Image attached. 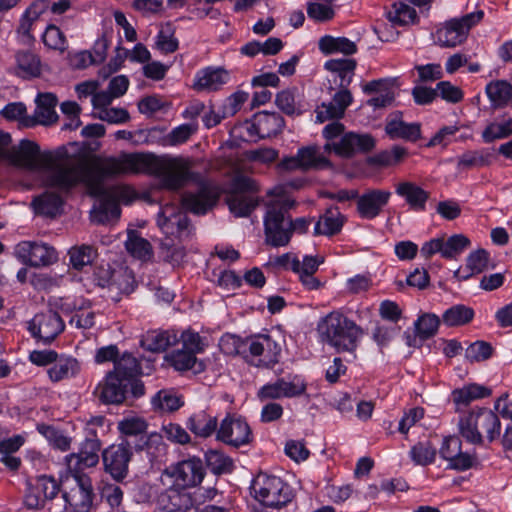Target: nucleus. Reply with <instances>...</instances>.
I'll list each match as a JSON object with an SVG mask.
<instances>
[{
    "mask_svg": "<svg viewBox=\"0 0 512 512\" xmlns=\"http://www.w3.org/2000/svg\"><path fill=\"white\" fill-rule=\"evenodd\" d=\"M395 193L403 198L414 211H424L430 193L411 181H401L395 185Z\"/></svg>",
    "mask_w": 512,
    "mask_h": 512,
    "instance_id": "2f4dec72",
    "label": "nucleus"
},
{
    "mask_svg": "<svg viewBox=\"0 0 512 512\" xmlns=\"http://www.w3.org/2000/svg\"><path fill=\"white\" fill-rule=\"evenodd\" d=\"M249 425L240 418L226 417L222 420L217 438L229 445L239 447L250 441Z\"/></svg>",
    "mask_w": 512,
    "mask_h": 512,
    "instance_id": "4be33fe9",
    "label": "nucleus"
},
{
    "mask_svg": "<svg viewBox=\"0 0 512 512\" xmlns=\"http://www.w3.org/2000/svg\"><path fill=\"white\" fill-rule=\"evenodd\" d=\"M344 222L345 217L340 213L339 209L337 207H330L316 222L314 234L332 236L340 232Z\"/></svg>",
    "mask_w": 512,
    "mask_h": 512,
    "instance_id": "72a5a7b5",
    "label": "nucleus"
},
{
    "mask_svg": "<svg viewBox=\"0 0 512 512\" xmlns=\"http://www.w3.org/2000/svg\"><path fill=\"white\" fill-rule=\"evenodd\" d=\"M192 507L190 494L175 487L166 489L157 498L159 512H188Z\"/></svg>",
    "mask_w": 512,
    "mask_h": 512,
    "instance_id": "bb28decb",
    "label": "nucleus"
},
{
    "mask_svg": "<svg viewBox=\"0 0 512 512\" xmlns=\"http://www.w3.org/2000/svg\"><path fill=\"white\" fill-rule=\"evenodd\" d=\"M439 323L440 320L435 314H423L415 322L416 333L421 339H428L436 334Z\"/></svg>",
    "mask_w": 512,
    "mask_h": 512,
    "instance_id": "13d9d810",
    "label": "nucleus"
},
{
    "mask_svg": "<svg viewBox=\"0 0 512 512\" xmlns=\"http://www.w3.org/2000/svg\"><path fill=\"white\" fill-rule=\"evenodd\" d=\"M44 44L55 50L63 52L66 49V39L63 32L55 25H49L43 34Z\"/></svg>",
    "mask_w": 512,
    "mask_h": 512,
    "instance_id": "e2e57ef3",
    "label": "nucleus"
},
{
    "mask_svg": "<svg viewBox=\"0 0 512 512\" xmlns=\"http://www.w3.org/2000/svg\"><path fill=\"white\" fill-rule=\"evenodd\" d=\"M439 452L440 456L448 462L450 469L464 471L477 464L475 455L462 451L461 440L456 436L445 438Z\"/></svg>",
    "mask_w": 512,
    "mask_h": 512,
    "instance_id": "a211bd4d",
    "label": "nucleus"
},
{
    "mask_svg": "<svg viewBox=\"0 0 512 512\" xmlns=\"http://www.w3.org/2000/svg\"><path fill=\"white\" fill-rule=\"evenodd\" d=\"M127 251L136 258L148 259L152 255L151 244L141 237L136 231H129L128 238L125 242Z\"/></svg>",
    "mask_w": 512,
    "mask_h": 512,
    "instance_id": "3c124183",
    "label": "nucleus"
},
{
    "mask_svg": "<svg viewBox=\"0 0 512 512\" xmlns=\"http://www.w3.org/2000/svg\"><path fill=\"white\" fill-rule=\"evenodd\" d=\"M71 266L75 270H82L85 266L91 265L97 256L96 249L91 245H76L68 251Z\"/></svg>",
    "mask_w": 512,
    "mask_h": 512,
    "instance_id": "c03bdc74",
    "label": "nucleus"
},
{
    "mask_svg": "<svg viewBox=\"0 0 512 512\" xmlns=\"http://www.w3.org/2000/svg\"><path fill=\"white\" fill-rule=\"evenodd\" d=\"M10 161L31 171H45L46 183L62 191H69L82 175V154H71L66 147L55 151H41L37 143L24 139L9 152Z\"/></svg>",
    "mask_w": 512,
    "mask_h": 512,
    "instance_id": "f257e3e1",
    "label": "nucleus"
},
{
    "mask_svg": "<svg viewBox=\"0 0 512 512\" xmlns=\"http://www.w3.org/2000/svg\"><path fill=\"white\" fill-rule=\"evenodd\" d=\"M218 198L219 191L217 187L211 183L203 182L196 193L184 195L183 205L188 211L202 215L216 205Z\"/></svg>",
    "mask_w": 512,
    "mask_h": 512,
    "instance_id": "6ab92c4d",
    "label": "nucleus"
},
{
    "mask_svg": "<svg viewBox=\"0 0 512 512\" xmlns=\"http://www.w3.org/2000/svg\"><path fill=\"white\" fill-rule=\"evenodd\" d=\"M102 456L105 470L113 479L121 481L127 476L132 458L131 444L127 439L106 448Z\"/></svg>",
    "mask_w": 512,
    "mask_h": 512,
    "instance_id": "2eb2a0df",
    "label": "nucleus"
},
{
    "mask_svg": "<svg viewBox=\"0 0 512 512\" xmlns=\"http://www.w3.org/2000/svg\"><path fill=\"white\" fill-rule=\"evenodd\" d=\"M130 383L126 378L117 376V373H107L104 381L96 389L99 399L106 404H120L126 398Z\"/></svg>",
    "mask_w": 512,
    "mask_h": 512,
    "instance_id": "b1692460",
    "label": "nucleus"
},
{
    "mask_svg": "<svg viewBox=\"0 0 512 512\" xmlns=\"http://www.w3.org/2000/svg\"><path fill=\"white\" fill-rule=\"evenodd\" d=\"M256 500L267 507L279 509L292 501L294 493L290 485L276 476L261 473L251 485Z\"/></svg>",
    "mask_w": 512,
    "mask_h": 512,
    "instance_id": "0eeeda50",
    "label": "nucleus"
},
{
    "mask_svg": "<svg viewBox=\"0 0 512 512\" xmlns=\"http://www.w3.org/2000/svg\"><path fill=\"white\" fill-rule=\"evenodd\" d=\"M16 257L31 267H46L58 260V253L54 247L34 241H22L15 247Z\"/></svg>",
    "mask_w": 512,
    "mask_h": 512,
    "instance_id": "ddd939ff",
    "label": "nucleus"
},
{
    "mask_svg": "<svg viewBox=\"0 0 512 512\" xmlns=\"http://www.w3.org/2000/svg\"><path fill=\"white\" fill-rule=\"evenodd\" d=\"M247 338L242 340L234 334H224L219 340L220 350L229 356H236L247 351Z\"/></svg>",
    "mask_w": 512,
    "mask_h": 512,
    "instance_id": "6e6d98bb",
    "label": "nucleus"
},
{
    "mask_svg": "<svg viewBox=\"0 0 512 512\" xmlns=\"http://www.w3.org/2000/svg\"><path fill=\"white\" fill-rule=\"evenodd\" d=\"M232 186L233 191L226 198L231 213L236 217L249 216L258 205V200L251 194L257 191L255 181L240 175L234 178Z\"/></svg>",
    "mask_w": 512,
    "mask_h": 512,
    "instance_id": "6e6552de",
    "label": "nucleus"
},
{
    "mask_svg": "<svg viewBox=\"0 0 512 512\" xmlns=\"http://www.w3.org/2000/svg\"><path fill=\"white\" fill-rule=\"evenodd\" d=\"M512 134V118L490 123L482 133V138L486 143L493 142L496 139L506 138Z\"/></svg>",
    "mask_w": 512,
    "mask_h": 512,
    "instance_id": "864d4df0",
    "label": "nucleus"
},
{
    "mask_svg": "<svg viewBox=\"0 0 512 512\" xmlns=\"http://www.w3.org/2000/svg\"><path fill=\"white\" fill-rule=\"evenodd\" d=\"M39 431L49 440V442L61 451H66L70 447V439L52 426L41 425Z\"/></svg>",
    "mask_w": 512,
    "mask_h": 512,
    "instance_id": "774afa93",
    "label": "nucleus"
},
{
    "mask_svg": "<svg viewBox=\"0 0 512 512\" xmlns=\"http://www.w3.org/2000/svg\"><path fill=\"white\" fill-rule=\"evenodd\" d=\"M284 127V119L275 112H262L255 118V122L247 124L246 129L250 136L254 133L261 138L270 137L279 133Z\"/></svg>",
    "mask_w": 512,
    "mask_h": 512,
    "instance_id": "7c9ffc66",
    "label": "nucleus"
},
{
    "mask_svg": "<svg viewBox=\"0 0 512 512\" xmlns=\"http://www.w3.org/2000/svg\"><path fill=\"white\" fill-rule=\"evenodd\" d=\"M163 475L170 478L175 486L184 490L202 482L205 468L201 459L193 457L166 468Z\"/></svg>",
    "mask_w": 512,
    "mask_h": 512,
    "instance_id": "f8f14e48",
    "label": "nucleus"
},
{
    "mask_svg": "<svg viewBox=\"0 0 512 512\" xmlns=\"http://www.w3.org/2000/svg\"><path fill=\"white\" fill-rule=\"evenodd\" d=\"M493 354V347L486 341H476L471 343L466 351L465 357L470 362H482L489 359Z\"/></svg>",
    "mask_w": 512,
    "mask_h": 512,
    "instance_id": "052dcab7",
    "label": "nucleus"
},
{
    "mask_svg": "<svg viewBox=\"0 0 512 512\" xmlns=\"http://www.w3.org/2000/svg\"><path fill=\"white\" fill-rule=\"evenodd\" d=\"M171 365L179 371L192 370L195 374H199L205 370L202 361H198L195 354L180 349L172 352L168 357Z\"/></svg>",
    "mask_w": 512,
    "mask_h": 512,
    "instance_id": "ea45409f",
    "label": "nucleus"
},
{
    "mask_svg": "<svg viewBox=\"0 0 512 512\" xmlns=\"http://www.w3.org/2000/svg\"><path fill=\"white\" fill-rule=\"evenodd\" d=\"M157 224L166 235H179L187 229L188 218L172 205H166L158 214Z\"/></svg>",
    "mask_w": 512,
    "mask_h": 512,
    "instance_id": "c85d7f7f",
    "label": "nucleus"
},
{
    "mask_svg": "<svg viewBox=\"0 0 512 512\" xmlns=\"http://www.w3.org/2000/svg\"><path fill=\"white\" fill-rule=\"evenodd\" d=\"M389 21L394 25L414 24L417 19L416 10L403 2L394 3L387 13Z\"/></svg>",
    "mask_w": 512,
    "mask_h": 512,
    "instance_id": "8fccbe9b",
    "label": "nucleus"
},
{
    "mask_svg": "<svg viewBox=\"0 0 512 512\" xmlns=\"http://www.w3.org/2000/svg\"><path fill=\"white\" fill-rule=\"evenodd\" d=\"M375 147V140L369 134H357L354 132L345 133L337 142H330L324 145V151H332L344 158H350L356 153H365Z\"/></svg>",
    "mask_w": 512,
    "mask_h": 512,
    "instance_id": "dca6fc26",
    "label": "nucleus"
},
{
    "mask_svg": "<svg viewBox=\"0 0 512 512\" xmlns=\"http://www.w3.org/2000/svg\"><path fill=\"white\" fill-rule=\"evenodd\" d=\"M459 431L463 438L473 444L482 442L483 435L493 441L500 433L498 416L490 409H478L463 416L459 421Z\"/></svg>",
    "mask_w": 512,
    "mask_h": 512,
    "instance_id": "423d86ee",
    "label": "nucleus"
},
{
    "mask_svg": "<svg viewBox=\"0 0 512 512\" xmlns=\"http://www.w3.org/2000/svg\"><path fill=\"white\" fill-rule=\"evenodd\" d=\"M99 451V441L97 439H87L79 453H73L66 457L69 470L78 473L85 468L96 466L99 462Z\"/></svg>",
    "mask_w": 512,
    "mask_h": 512,
    "instance_id": "cd10ccee",
    "label": "nucleus"
},
{
    "mask_svg": "<svg viewBox=\"0 0 512 512\" xmlns=\"http://www.w3.org/2000/svg\"><path fill=\"white\" fill-rule=\"evenodd\" d=\"M356 65L357 63L354 59H330L325 62L324 68L332 73H336L339 76L340 89H347V87L352 82Z\"/></svg>",
    "mask_w": 512,
    "mask_h": 512,
    "instance_id": "e433bc0d",
    "label": "nucleus"
},
{
    "mask_svg": "<svg viewBox=\"0 0 512 512\" xmlns=\"http://www.w3.org/2000/svg\"><path fill=\"white\" fill-rule=\"evenodd\" d=\"M466 267L470 270V275H474L482 273L490 267L493 268L494 265H490L488 252L484 249H478L468 255Z\"/></svg>",
    "mask_w": 512,
    "mask_h": 512,
    "instance_id": "4d7b16f0",
    "label": "nucleus"
},
{
    "mask_svg": "<svg viewBox=\"0 0 512 512\" xmlns=\"http://www.w3.org/2000/svg\"><path fill=\"white\" fill-rule=\"evenodd\" d=\"M187 427L196 436L207 438L216 431L217 418L205 411H199L188 419Z\"/></svg>",
    "mask_w": 512,
    "mask_h": 512,
    "instance_id": "4c0bfd02",
    "label": "nucleus"
},
{
    "mask_svg": "<svg viewBox=\"0 0 512 512\" xmlns=\"http://www.w3.org/2000/svg\"><path fill=\"white\" fill-rule=\"evenodd\" d=\"M331 163L316 145L300 148L296 155L284 157L278 164V170L282 172L308 171L330 167Z\"/></svg>",
    "mask_w": 512,
    "mask_h": 512,
    "instance_id": "9d476101",
    "label": "nucleus"
},
{
    "mask_svg": "<svg viewBox=\"0 0 512 512\" xmlns=\"http://www.w3.org/2000/svg\"><path fill=\"white\" fill-rule=\"evenodd\" d=\"M134 286L135 280L131 271L123 268L114 270L111 286L109 289L110 298L113 300H118V295H128L133 292Z\"/></svg>",
    "mask_w": 512,
    "mask_h": 512,
    "instance_id": "79ce46f5",
    "label": "nucleus"
},
{
    "mask_svg": "<svg viewBox=\"0 0 512 512\" xmlns=\"http://www.w3.org/2000/svg\"><path fill=\"white\" fill-rule=\"evenodd\" d=\"M316 330L320 340L338 352L355 351L364 334L359 325L339 310L320 318Z\"/></svg>",
    "mask_w": 512,
    "mask_h": 512,
    "instance_id": "20e7f679",
    "label": "nucleus"
},
{
    "mask_svg": "<svg viewBox=\"0 0 512 512\" xmlns=\"http://www.w3.org/2000/svg\"><path fill=\"white\" fill-rule=\"evenodd\" d=\"M470 245V240L463 234H455L443 241V257L446 259L455 258Z\"/></svg>",
    "mask_w": 512,
    "mask_h": 512,
    "instance_id": "680f3d73",
    "label": "nucleus"
},
{
    "mask_svg": "<svg viewBox=\"0 0 512 512\" xmlns=\"http://www.w3.org/2000/svg\"><path fill=\"white\" fill-rule=\"evenodd\" d=\"M36 109L32 117L24 120V125L33 127L35 125L49 126L57 122L58 115L55 107L57 105V97L52 93H41L37 96Z\"/></svg>",
    "mask_w": 512,
    "mask_h": 512,
    "instance_id": "5701e85b",
    "label": "nucleus"
},
{
    "mask_svg": "<svg viewBox=\"0 0 512 512\" xmlns=\"http://www.w3.org/2000/svg\"><path fill=\"white\" fill-rule=\"evenodd\" d=\"M323 257H313V256H305L302 261L298 258H292L290 264L291 269L297 274L302 273H315L318 270V267L321 263H323Z\"/></svg>",
    "mask_w": 512,
    "mask_h": 512,
    "instance_id": "338daca9",
    "label": "nucleus"
},
{
    "mask_svg": "<svg viewBox=\"0 0 512 512\" xmlns=\"http://www.w3.org/2000/svg\"><path fill=\"white\" fill-rule=\"evenodd\" d=\"M26 484L24 504L32 510L42 509L46 502L54 499L59 492L57 481L47 475L28 478Z\"/></svg>",
    "mask_w": 512,
    "mask_h": 512,
    "instance_id": "9b49d317",
    "label": "nucleus"
},
{
    "mask_svg": "<svg viewBox=\"0 0 512 512\" xmlns=\"http://www.w3.org/2000/svg\"><path fill=\"white\" fill-rule=\"evenodd\" d=\"M111 373H117L118 377L126 378L127 382L131 384V381L140 373V365L131 353H124L115 360L114 370Z\"/></svg>",
    "mask_w": 512,
    "mask_h": 512,
    "instance_id": "49530a36",
    "label": "nucleus"
},
{
    "mask_svg": "<svg viewBox=\"0 0 512 512\" xmlns=\"http://www.w3.org/2000/svg\"><path fill=\"white\" fill-rule=\"evenodd\" d=\"M400 112L389 116L385 125L386 134L392 139H403L415 142L421 137V126L419 123H406L401 120Z\"/></svg>",
    "mask_w": 512,
    "mask_h": 512,
    "instance_id": "c756f323",
    "label": "nucleus"
},
{
    "mask_svg": "<svg viewBox=\"0 0 512 512\" xmlns=\"http://www.w3.org/2000/svg\"><path fill=\"white\" fill-rule=\"evenodd\" d=\"M391 192L382 189H370L357 197L356 209L363 219L371 220L380 215L388 204Z\"/></svg>",
    "mask_w": 512,
    "mask_h": 512,
    "instance_id": "aec40b11",
    "label": "nucleus"
},
{
    "mask_svg": "<svg viewBox=\"0 0 512 512\" xmlns=\"http://www.w3.org/2000/svg\"><path fill=\"white\" fill-rule=\"evenodd\" d=\"M119 159V156L104 157L95 156L90 164L84 158L82 161V175L75 183V187L83 183L88 189L90 195L99 197V205L91 213L92 221L96 223H105L113 218L120 216L119 203H129L132 190L127 186L107 187L105 181L123 174H134L133 171H120L115 174H107L101 170L100 163L103 160Z\"/></svg>",
    "mask_w": 512,
    "mask_h": 512,
    "instance_id": "7ed1b4c3",
    "label": "nucleus"
},
{
    "mask_svg": "<svg viewBox=\"0 0 512 512\" xmlns=\"http://www.w3.org/2000/svg\"><path fill=\"white\" fill-rule=\"evenodd\" d=\"M15 61V73L18 76L30 79L40 75L41 61L33 52L27 50L18 51L15 54Z\"/></svg>",
    "mask_w": 512,
    "mask_h": 512,
    "instance_id": "f704fd0d",
    "label": "nucleus"
},
{
    "mask_svg": "<svg viewBox=\"0 0 512 512\" xmlns=\"http://www.w3.org/2000/svg\"><path fill=\"white\" fill-rule=\"evenodd\" d=\"M80 370L79 362L72 357H57L54 364L48 369V376L52 382H60L74 377Z\"/></svg>",
    "mask_w": 512,
    "mask_h": 512,
    "instance_id": "58836bf2",
    "label": "nucleus"
},
{
    "mask_svg": "<svg viewBox=\"0 0 512 512\" xmlns=\"http://www.w3.org/2000/svg\"><path fill=\"white\" fill-rule=\"evenodd\" d=\"M294 201L279 197L267 204L264 217L266 242L274 247L286 246L291 239V219L286 216Z\"/></svg>",
    "mask_w": 512,
    "mask_h": 512,
    "instance_id": "39448f33",
    "label": "nucleus"
},
{
    "mask_svg": "<svg viewBox=\"0 0 512 512\" xmlns=\"http://www.w3.org/2000/svg\"><path fill=\"white\" fill-rule=\"evenodd\" d=\"M180 341L182 343V349L195 355L204 351L206 346L204 339L197 332L191 330L182 332Z\"/></svg>",
    "mask_w": 512,
    "mask_h": 512,
    "instance_id": "69168bd1",
    "label": "nucleus"
},
{
    "mask_svg": "<svg viewBox=\"0 0 512 512\" xmlns=\"http://www.w3.org/2000/svg\"><path fill=\"white\" fill-rule=\"evenodd\" d=\"M76 486L70 492H64L65 502L76 512H88L93 503V487L89 477L76 475Z\"/></svg>",
    "mask_w": 512,
    "mask_h": 512,
    "instance_id": "412c9836",
    "label": "nucleus"
},
{
    "mask_svg": "<svg viewBox=\"0 0 512 512\" xmlns=\"http://www.w3.org/2000/svg\"><path fill=\"white\" fill-rule=\"evenodd\" d=\"M152 403L156 408L164 412H173L183 405L180 397H178L175 393L167 390L159 391L153 397Z\"/></svg>",
    "mask_w": 512,
    "mask_h": 512,
    "instance_id": "bf43d9fd",
    "label": "nucleus"
},
{
    "mask_svg": "<svg viewBox=\"0 0 512 512\" xmlns=\"http://www.w3.org/2000/svg\"><path fill=\"white\" fill-rule=\"evenodd\" d=\"M194 161L182 156H156L152 153H122L119 159L103 160L100 169L107 174L133 171L157 176L163 188L176 191L188 182H198L200 174L194 172Z\"/></svg>",
    "mask_w": 512,
    "mask_h": 512,
    "instance_id": "f03ea898",
    "label": "nucleus"
},
{
    "mask_svg": "<svg viewBox=\"0 0 512 512\" xmlns=\"http://www.w3.org/2000/svg\"><path fill=\"white\" fill-rule=\"evenodd\" d=\"M490 163V155L481 150H469L458 157L457 168L466 171L487 166Z\"/></svg>",
    "mask_w": 512,
    "mask_h": 512,
    "instance_id": "603ef678",
    "label": "nucleus"
},
{
    "mask_svg": "<svg viewBox=\"0 0 512 512\" xmlns=\"http://www.w3.org/2000/svg\"><path fill=\"white\" fill-rule=\"evenodd\" d=\"M229 79V72L224 68L206 67L196 73L193 88L199 92L218 91Z\"/></svg>",
    "mask_w": 512,
    "mask_h": 512,
    "instance_id": "a878e982",
    "label": "nucleus"
},
{
    "mask_svg": "<svg viewBox=\"0 0 512 512\" xmlns=\"http://www.w3.org/2000/svg\"><path fill=\"white\" fill-rule=\"evenodd\" d=\"M352 94L348 89H340L336 92L332 100L328 103H322L316 109V120L320 123L329 120H339L344 116L346 108L352 102Z\"/></svg>",
    "mask_w": 512,
    "mask_h": 512,
    "instance_id": "393cba45",
    "label": "nucleus"
},
{
    "mask_svg": "<svg viewBox=\"0 0 512 512\" xmlns=\"http://www.w3.org/2000/svg\"><path fill=\"white\" fill-rule=\"evenodd\" d=\"M177 342V336L167 331L148 332L141 340V345L145 349L152 352L165 351L168 347L174 345Z\"/></svg>",
    "mask_w": 512,
    "mask_h": 512,
    "instance_id": "37998d69",
    "label": "nucleus"
},
{
    "mask_svg": "<svg viewBox=\"0 0 512 512\" xmlns=\"http://www.w3.org/2000/svg\"><path fill=\"white\" fill-rule=\"evenodd\" d=\"M486 93L493 107H504L512 100V85L505 80L492 81L486 86Z\"/></svg>",
    "mask_w": 512,
    "mask_h": 512,
    "instance_id": "a19ab883",
    "label": "nucleus"
},
{
    "mask_svg": "<svg viewBox=\"0 0 512 512\" xmlns=\"http://www.w3.org/2000/svg\"><path fill=\"white\" fill-rule=\"evenodd\" d=\"M483 16L484 12L478 10L461 18L451 19L442 28L437 30V42L443 47H455L463 43L467 39L469 30L478 24Z\"/></svg>",
    "mask_w": 512,
    "mask_h": 512,
    "instance_id": "1a4fd4ad",
    "label": "nucleus"
},
{
    "mask_svg": "<svg viewBox=\"0 0 512 512\" xmlns=\"http://www.w3.org/2000/svg\"><path fill=\"white\" fill-rule=\"evenodd\" d=\"M156 48L162 53H173L178 49V40L174 37L170 26L162 28L156 39Z\"/></svg>",
    "mask_w": 512,
    "mask_h": 512,
    "instance_id": "0e129e2a",
    "label": "nucleus"
},
{
    "mask_svg": "<svg viewBox=\"0 0 512 512\" xmlns=\"http://www.w3.org/2000/svg\"><path fill=\"white\" fill-rule=\"evenodd\" d=\"M147 428L148 424L145 419L138 416H128L118 422V430L122 436L136 438L134 444L136 449H143L148 444Z\"/></svg>",
    "mask_w": 512,
    "mask_h": 512,
    "instance_id": "473e14b6",
    "label": "nucleus"
},
{
    "mask_svg": "<svg viewBox=\"0 0 512 512\" xmlns=\"http://www.w3.org/2000/svg\"><path fill=\"white\" fill-rule=\"evenodd\" d=\"M409 454L416 465L426 466L435 460L436 450L429 442H418Z\"/></svg>",
    "mask_w": 512,
    "mask_h": 512,
    "instance_id": "5fc2aeb1",
    "label": "nucleus"
},
{
    "mask_svg": "<svg viewBox=\"0 0 512 512\" xmlns=\"http://www.w3.org/2000/svg\"><path fill=\"white\" fill-rule=\"evenodd\" d=\"M64 327L62 318L53 310L37 313L28 322L31 335L44 344L51 343L64 330Z\"/></svg>",
    "mask_w": 512,
    "mask_h": 512,
    "instance_id": "4468645a",
    "label": "nucleus"
},
{
    "mask_svg": "<svg viewBox=\"0 0 512 512\" xmlns=\"http://www.w3.org/2000/svg\"><path fill=\"white\" fill-rule=\"evenodd\" d=\"M33 206L36 213L53 217L59 212L62 199L57 193L46 192L33 200Z\"/></svg>",
    "mask_w": 512,
    "mask_h": 512,
    "instance_id": "09e8293b",
    "label": "nucleus"
},
{
    "mask_svg": "<svg viewBox=\"0 0 512 512\" xmlns=\"http://www.w3.org/2000/svg\"><path fill=\"white\" fill-rule=\"evenodd\" d=\"M246 345L251 356L257 359V366L269 368L279 361L281 346L269 335L248 337Z\"/></svg>",
    "mask_w": 512,
    "mask_h": 512,
    "instance_id": "f3484780",
    "label": "nucleus"
},
{
    "mask_svg": "<svg viewBox=\"0 0 512 512\" xmlns=\"http://www.w3.org/2000/svg\"><path fill=\"white\" fill-rule=\"evenodd\" d=\"M474 310L468 306L458 304L447 309L443 316V322L449 327L463 326L472 321Z\"/></svg>",
    "mask_w": 512,
    "mask_h": 512,
    "instance_id": "a18cd8bd",
    "label": "nucleus"
},
{
    "mask_svg": "<svg viewBox=\"0 0 512 512\" xmlns=\"http://www.w3.org/2000/svg\"><path fill=\"white\" fill-rule=\"evenodd\" d=\"M489 394L490 390L479 384H469L452 392L453 401L458 406H466L471 401L484 398Z\"/></svg>",
    "mask_w": 512,
    "mask_h": 512,
    "instance_id": "de8ad7c7",
    "label": "nucleus"
},
{
    "mask_svg": "<svg viewBox=\"0 0 512 512\" xmlns=\"http://www.w3.org/2000/svg\"><path fill=\"white\" fill-rule=\"evenodd\" d=\"M318 46L320 51L326 55L342 53L349 56L357 52L356 43L345 37L325 35L319 39Z\"/></svg>",
    "mask_w": 512,
    "mask_h": 512,
    "instance_id": "c9c22d12",
    "label": "nucleus"
}]
</instances>
